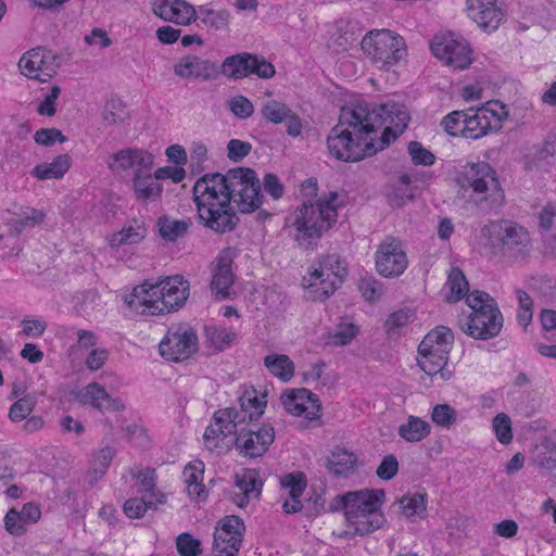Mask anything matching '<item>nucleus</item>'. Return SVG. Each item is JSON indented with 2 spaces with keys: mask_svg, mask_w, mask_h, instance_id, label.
<instances>
[{
  "mask_svg": "<svg viewBox=\"0 0 556 556\" xmlns=\"http://www.w3.org/2000/svg\"><path fill=\"white\" fill-rule=\"evenodd\" d=\"M409 116L402 105L358 101L343 106L338 124L327 137L331 156L358 162L386 149L407 127Z\"/></svg>",
  "mask_w": 556,
  "mask_h": 556,
  "instance_id": "1",
  "label": "nucleus"
},
{
  "mask_svg": "<svg viewBox=\"0 0 556 556\" xmlns=\"http://www.w3.org/2000/svg\"><path fill=\"white\" fill-rule=\"evenodd\" d=\"M192 193L199 218L207 228L220 233L235 229L239 219L230 205L228 172L203 175L195 181Z\"/></svg>",
  "mask_w": 556,
  "mask_h": 556,
  "instance_id": "2",
  "label": "nucleus"
},
{
  "mask_svg": "<svg viewBox=\"0 0 556 556\" xmlns=\"http://www.w3.org/2000/svg\"><path fill=\"white\" fill-rule=\"evenodd\" d=\"M337 192H329L315 203H303L288 218L287 224L294 229L293 238L303 249L318 243L338 218Z\"/></svg>",
  "mask_w": 556,
  "mask_h": 556,
  "instance_id": "3",
  "label": "nucleus"
},
{
  "mask_svg": "<svg viewBox=\"0 0 556 556\" xmlns=\"http://www.w3.org/2000/svg\"><path fill=\"white\" fill-rule=\"evenodd\" d=\"M462 188H470V200L484 213L497 211L505 204V193L496 170L486 162L469 163L464 167Z\"/></svg>",
  "mask_w": 556,
  "mask_h": 556,
  "instance_id": "4",
  "label": "nucleus"
},
{
  "mask_svg": "<svg viewBox=\"0 0 556 556\" xmlns=\"http://www.w3.org/2000/svg\"><path fill=\"white\" fill-rule=\"evenodd\" d=\"M471 314L460 321L462 330L471 338L488 340L503 328V315L493 298L483 291H472L466 298Z\"/></svg>",
  "mask_w": 556,
  "mask_h": 556,
  "instance_id": "5",
  "label": "nucleus"
},
{
  "mask_svg": "<svg viewBox=\"0 0 556 556\" xmlns=\"http://www.w3.org/2000/svg\"><path fill=\"white\" fill-rule=\"evenodd\" d=\"M348 526L354 534L366 535L382 527L386 521L380 507L386 493L382 489L350 491Z\"/></svg>",
  "mask_w": 556,
  "mask_h": 556,
  "instance_id": "6",
  "label": "nucleus"
},
{
  "mask_svg": "<svg viewBox=\"0 0 556 556\" xmlns=\"http://www.w3.org/2000/svg\"><path fill=\"white\" fill-rule=\"evenodd\" d=\"M493 253L503 254L514 258H525L531 251V239L528 230L521 225L507 220H492L481 229Z\"/></svg>",
  "mask_w": 556,
  "mask_h": 556,
  "instance_id": "7",
  "label": "nucleus"
},
{
  "mask_svg": "<svg viewBox=\"0 0 556 556\" xmlns=\"http://www.w3.org/2000/svg\"><path fill=\"white\" fill-rule=\"evenodd\" d=\"M141 293L148 296L141 299V305L144 306L142 313L148 311L150 315H159L180 308L188 299L189 285L180 276L155 282L144 280L141 282Z\"/></svg>",
  "mask_w": 556,
  "mask_h": 556,
  "instance_id": "8",
  "label": "nucleus"
},
{
  "mask_svg": "<svg viewBox=\"0 0 556 556\" xmlns=\"http://www.w3.org/2000/svg\"><path fill=\"white\" fill-rule=\"evenodd\" d=\"M346 276L345 262L337 254H328L313 264L303 283L312 300L324 301L342 285Z\"/></svg>",
  "mask_w": 556,
  "mask_h": 556,
  "instance_id": "9",
  "label": "nucleus"
},
{
  "mask_svg": "<svg viewBox=\"0 0 556 556\" xmlns=\"http://www.w3.org/2000/svg\"><path fill=\"white\" fill-rule=\"evenodd\" d=\"M361 46L365 55L379 68L393 66L406 55L404 39L389 29L369 30Z\"/></svg>",
  "mask_w": 556,
  "mask_h": 556,
  "instance_id": "10",
  "label": "nucleus"
},
{
  "mask_svg": "<svg viewBox=\"0 0 556 556\" xmlns=\"http://www.w3.org/2000/svg\"><path fill=\"white\" fill-rule=\"evenodd\" d=\"M466 114L463 137L473 140L501 130L503 121L508 116L506 106L500 101H489L480 106L466 109Z\"/></svg>",
  "mask_w": 556,
  "mask_h": 556,
  "instance_id": "11",
  "label": "nucleus"
},
{
  "mask_svg": "<svg viewBox=\"0 0 556 556\" xmlns=\"http://www.w3.org/2000/svg\"><path fill=\"white\" fill-rule=\"evenodd\" d=\"M231 201L243 214L255 212L263 200L261 182L255 170L238 167L228 170Z\"/></svg>",
  "mask_w": 556,
  "mask_h": 556,
  "instance_id": "12",
  "label": "nucleus"
},
{
  "mask_svg": "<svg viewBox=\"0 0 556 556\" xmlns=\"http://www.w3.org/2000/svg\"><path fill=\"white\" fill-rule=\"evenodd\" d=\"M159 349L166 361L181 363L199 351L198 333L189 324H174L167 329Z\"/></svg>",
  "mask_w": 556,
  "mask_h": 556,
  "instance_id": "13",
  "label": "nucleus"
},
{
  "mask_svg": "<svg viewBox=\"0 0 556 556\" xmlns=\"http://www.w3.org/2000/svg\"><path fill=\"white\" fill-rule=\"evenodd\" d=\"M219 68V74L232 79H241L252 74L260 78H270L275 75V67L264 56L248 52L227 56Z\"/></svg>",
  "mask_w": 556,
  "mask_h": 556,
  "instance_id": "14",
  "label": "nucleus"
},
{
  "mask_svg": "<svg viewBox=\"0 0 556 556\" xmlns=\"http://www.w3.org/2000/svg\"><path fill=\"white\" fill-rule=\"evenodd\" d=\"M430 48L437 59L454 68L464 70L472 62L468 42L454 33L435 35Z\"/></svg>",
  "mask_w": 556,
  "mask_h": 556,
  "instance_id": "15",
  "label": "nucleus"
},
{
  "mask_svg": "<svg viewBox=\"0 0 556 556\" xmlns=\"http://www.w3.org/2000/svg\"><path fill=\"white\" fill-rule=\"evenodd\" d=\"M245 422V413H238L236 407L218 409L213 421L206 427L203 439L211 452H222L223 441L230 434H238V427Z\"/></svg>",
  "mask_w": 556,
  "mask_h": 556,
  "instance_id": "16",
  "label": "nucleus"
},
{
  "mask_svg": "<svg viewBox=\"0 0 556 556\" xmlns=\"http://www.w3.org/2000/svg\"><path fill=\"white\" fill-rule=\"evenodd\" d=\"M61 65V56L52 50L37 47L23 54L18 67L22 73L31 79L48 81Z\"/></svg>",
  "mask_w": 556,
  "mask_h": 556,
  "instance_id": "17",
  "label": "nucleus"
},
{
  "mask_svg": "<svg viewBox=\"0 0 556 556\" xmlns=\"http://www.w3.org/2000/svg\"><path fill=\"white\" fill-rule=\"evenodd\" d=\"M214 532V556H238L245 526L237 516H227L219 521Z\"/></svg>",
  "mask_w": 556,
  "mask_h": 556,
  "instance_id": "18",
  "label": "nucleus"
},
{
  "mask_svg": "<svg viewBox=\"0 0 556 556\" xmlns=\"http://www.w3.org/2000/svg\"><path fill=\"white\" fill-rule=\"evenodd\" d=\"M377 271L387 278L399 277L407 268V256L402 242L394 238H386L375 254Z\"/></svg>",
  "mask_w": 556,
  "mask_h": 556,
  "instance_id": "19",
  "label": "nucleus"
},
{
  "mask_svg": "<svg viewBox=\"0 0 556 556\" xmlns=\"http://www.w3.org/2000/svg\"><path fill=\"white\" fill-rule=\"evenodd\" d=\"M275 439V430L270 425H264L256 429V426L248 430L240 429L236 437V447L245 457L263 456Z\"/></svg>",
  "mask_w": 556,
  "mask_h": 556,
  "instance_id": "20",
  "label": "nucleus"
},
{
  "mask_svg": "<svg viewBox=\"0 0 556 556\" xmlns=\"http://www.w3.org/2000/svg\"><path fill=\"white\" fill-rule=\"evenodd\" d=\"M235 250L224 249L212 263L211 290L218 300H226L230 295L235 276L231 269Z\"/></svg>",
  "mask_w": 556,
  "mask_h": 556,
  "instance_id": "21",
  "label": "nucleus"
},
{
  "mask_svg": "<svg viewBox=\"0 0 556 556\" xmlns=\"http://www.w3.org/2000/svg\"><path fill=\"white\" fill-rule=\"evenodd\" d=\"M498 0H466V10L468 17L472 20L479 28L491 33L498 28L505 20V13L497 5Z\"/></svg>",
  "mask_w": 556,
  "mask_h": 556,
  "instance_id": "22",
  "label": "nucleus"
},
{
  "mask_svg": "<svg viewBox=\"0 0 556 556\" xmlns=\"http://www.w3.org/2000/svg\"><path fill=\"white\" fill-rule=\"evenodd\" d=\"M174 73L184 79L208 81L218 78L219 68L211 60L202 59L195 54H188L174 65Z\"/></svg>",
  "mask_w": 556,
  "mask_h": 556,
  "instance_id": "23",
  "label": "nucleus"
},
{
  "mask_svg": "<svg viewBox=\"0 0 556 556\" xmlns=\"http://www.w3.org/2000/svg\"><path fill=\"white\" fill-rule=\"evenodd\" d=\"M285 409L294 416H304L309 420L318 419L321 405L316 394L307 389H296L281 395Z\"/></svg>",
  "mask_w": 556,
  "mask_h": 556,
  "instance_id": "24",
  "label": "nucleus"
},
{
  "mask_svg": "<svg viewBox=\"0 0 556 556\" xmlns=\"http://www.w3.org/2000/svg\"><path fill=\"white\" fill-rule=\"evenodd\" d=\"M153 12L160 18L177 25H190L197 21V10L185 0H154Z\"/></svg>",
  "mask_w": 556,
  "mask_h": 556,
  "instance_id": "25",
  "label": "nucleus"
},
{
  "mask_svg": "<svg viewBox=\"0 0 556 556\" xmlns=\"http://www.w3.org/2000/svg\"><path fill=\"white\" fill-rule=\"evenodd\" d=\"M109 168L122 179L134 182V191L139 195V152L136 149H123L113 154L108 162Z\"/></svg>",
  "mask_w": 556,
  "mask_h": 556,
  "instance_id": "26",
  "label": "nucleus"
},
{
  "mask_svg": "<svg viewBox=\"0 0 556 556\" xmlns=\"http://www.w3.org/2000/svg\"><path fill=\"white\" fill-rule=\"evenodd\" d=\"M78 399L84 405H90L101 412H118L124 407L119 399H113L106 390L97 382H91L80 390Z\"/></svg>",
  "mask_w": 556,
  "mask_h": 556,
  "instance_id": "27",
  "label": "nucleus"
},
{
  "mask_svg": "<svg viewBox=\"0 0 556 556\" xmlns=\"http://www.w3.org/2000/svg\"><path fill=\"white\" fill-rule=\"evenodd\" d=\"M166 501V494L156 489L155 469L148 467L141 470V518L149 510H157Z\"/></svg>",
  "mask_w": 556,
  "mask_h": 556,
  "instance_id": "28",
  "label": "nucleus"
},
{
  "mask_svg": "<svg viewBox=\"0 0 556 556\" xmlns=\"http://www.w3.org/2000/svg\"><path fill=\"white\" fill-rule=\"evenodd\" d=\"M418 353L420 355L418 364L427 375H439L443 380L451 378L452 372L445 369L448 361V350L428 349V351H418Z\"/></svg>",
  "mask_w": 556,
  "mask_h": 556,
  "instance_id": "29",
  "label": "nucleus"
},
{
  "mask_svg": "<svg viewBox=\"0 0 556 556\" xmlns=\"http://www.w3.org/2000/svg\"><path fill=\"white\" fill-rule=\"evenodd\" d=\"M415 189L408 174L402 173L393 177L387 189L388 203L392 207L403 206L415 197Z\"/></svg>",
  "mask_w": 556,
  "mask_h": 556,
  "instance_id": "30",
  "label": "nucleus"
},
{
  "mask_svg": "<svg viewBox=\"0 0 556 556\" xmlns=\"http://www.w3.org/2000/svg\"><path fill=\"white\" fill-rule=\"evenodd\" d=\"M45 219L46 213L42 210H37L29 206L22 207L17 216L10 219L8 224L10 233L13 236H18L24 231L42 225Z\"/></svg>",
  "mask_w": 556,
  "mask_h": 556,
  "instance_id": "31",
  "label": "nucleus"
},
{
  "mask_svg": "<svg viewBox=\"0 0 556 556\" xmlns=\"http://www.w3.org/2000/svg\"><path fill=\"white\" fill-rule=\"evenodd\" d=\"M71 167V159L67 154H61L53 159L51 163H41L36 165L31 175L39 180L60 179Z\"/></svg>",
  "mask_w": 556,
  "mask_h": 556,
  "instance_id": "32",
  "label": "nucleus"
},
{
  "mask_svg": "<svg viewBox=\"0 0 556 556\" xmlns=\"http://www.w3.org/2000/svg\"><path fill=\"white\" fill-rule=\"evenodd\" d=\"M356 456L346 450H336L326 460V466L336 476H346L354 470Z\"/></svg>",
  "mask_w": 556,
  "mask_h": 556,
  "instance_id": "33",
  "label": "nucleus"
},
{
  "mask_svg": "<svg viewBox=\"0 0 556 556\" xmlns=\"http://www.w3.org/2000/svg\"><path fill=\"white\" fill-rule=\"evenodd\" d=\"M454 341V334L447 327L440 326L431 330L422 339L418 346V351H428V349L448 350Z\"/></svg>",
  "mask_w": 556,
  "mask_h": 556,
  "instance_id": "34",
  "label": "nucleus"
},
{
  "mask_svg": "<svg viewBox=\"0 0 556 556\" xmlns=\"http://www.w3.org/2000/svg\"><path fill=\"white\" fill-rule=\"evenodd\" d=\"M264 365L270 374L285 382L289 381L294 375V364L289 356L285 354L267 355L264 358Z\"/></svg>",
  "mask_w": 556,
  "mask_h": 556,
  "instance_id": "35",
  "label": "nucleus"
},
{
  "mask_svg": "<svg viewBox=\"0 0 556 556\" xmlns=\"http://www.w3.org/2000/svg\"><path fill=\"white\" fill-rule=\"evenodd\" d=\"M399 435L407 442H419L430 433V425L416 416H409L407 421L399 427Z\"/></svg>",
  "mask_w": 556,
  "mask_h": 556,
  "instance_id": "36",
  "label": "nucleus"
},
{
  "mask_svg": "<svg viewBox=\"0 0 556 556\" xmlns=\"http://www.w3.org/2000/svg\"><path fill=\"white\" fill-rule=\"evenodd\" d=\"M191 224L190 219L178 220L163 216L157 219L159 233L167 241H176L187 233Z\"/></svg>",
  "mask_w": 556,
  "mask_h": 556,
  "instance_id": "37",
  "label": "nucleus"
},
{
  "mask_svg": "<svg viewBox=\"0 0 556 556\" xmlns=\"http://www.w3.org/2000/svg\"><path fill=\"white\" fill-rule=\"evenodd\" d=\"M197 20L204 26L213 30H225L229 24V13L225 10H213L206 7H200L197 10Z\"/></svg>",
  "mask_w": 556,
  "mask_h": 556,
  "instance_id": "38",
  "label": "nucleus"
},
{
  "mask_svg": "<svg viewBox=\"0 0 556 556\" xmlns=\"http://www.w3.org/2000/svg\"><path fill=\"white\" fill-rule=\"evenodd\" d=\"M265 406L266 402L258 399L256 390L245 391L240 397L238 413H245V420L253 421L263 415Z\"/></svg>",
  "mask_w": 556,
  "mask_h": 556,
  "instance_id": "39",
  "label": "nucleus"
},
{
  "mask_svg": "<svg viewBox=\"0 0 556 556\" xmlns=\"http://www.w3.org/2000/svg\"><path fill=\"white\" fill-rule=\"evenodd\" d=\"M446 285L451 291L448 301L457 302L465 295L468 296L469 285L464 273L459 268L454 267L451 269Z\"/></svg>",
  "mask_w": 556,
  "mask_h": 556,
  "instance_id": "40",
  "label": "nucleus"
},
{
  "mask_svg": "<svg viewBox=\"0 0 556 556\" xmlns=\"http://www.w3.org/2000/svg\"><path fill=\"white\" fill-rule=\"evenodd\" d=\"M204 334L206 341L217 351L225 350L235 339V332L217 326H205Z\"/></svg>",
  "mask_w": 556,
  "mask_h": 556,
  "instance_id": "41",
  "label": "nucleus"
},
{
  "mask_svg": "<svg viewBox=\"0 0 556 556\" xmlns=\"http://www.w3.org/2000/svg\"><path fill=\"white\" fill-rule=\"evenodd\" d=\"M115 456V450L113 447L106 446L99 451L97 456L93 459L90 475L92 477V482H97L102 479L106 473L112 459Z\"/></svg>",
  "mask_w": 556,
  "mask_h": 556,
  "instance_id": "42",
  "label": "nucleus"
},
{
  "mask_svg": "<svg viewBox=\"0 0 556 556\" xmlns=\"http://www.w3.org/2000/svg\"><path fill=\"white\" fill-rule=\"evenodd\" d=\"M290 112V108L277 100L267 101L261 109L262 116L273 124H280L286 121Z\"/></svg>",
  "mask_w": 556,
  "mask_h": 556,
  "instance_id": "43",
  "label": "nucleus"
},
{
  "mask_svg": "<svg viewBox=\"0 0 556 556\" xmlns=\"http://www.w3.org/2000/svg\"><path fill=\"white\" fill-rule=\"evenodd\" d=\"M236 486L239 491L252 494L258 497L262 489V481L258 479L256 471L248 469L242 473L236 475Z\"/></svg>",
  "mask_w": 556,
  "mask_h": 556,
  "instance_id": "44",
  "label": "nucleus"
},
{
  "mask_svg": "<svg viewBox=\"0 0 556 556\" xmlns=\"http://www.w3.org/2000/svg\"><path fill=\"white\" fill-rule=\"evenodd\" d=\"M466 110L453 111L441 122V126L450 136H462L466 124Z\"/></svg>",
  "mask_w": 556,
  "mask_h": 556,
  "instance_id": "45",
  "label": "nucleus"
},
{
  "mask_svg": "<svg viewBox=\"0 0 556 556\" xmlns=\"http://www.w3.org/2000/svg\"><path fill=\"white\" fill-rule=\"evenodd\" d=\"M400 506L407 518L420 516L426 511L425 497L420 493L403 496L400 501Z\"/></svg>",
  "mask_w": 556,
  "mask_h": 556,
  "instance_id": "46",
  "label": "nucleus"
},
{
  "mask_svg": "<svg viewBox=\"0 0 556 556\" xmlns=\"http://www.w3.org/2000/svg\"><path fill=\"white\" fill-rule=\"evenodd\" d=\"M492 428L497 440L502 444H508L513 440L511 421L507 414H497L492 421Z\"/></svg>",
  "mask_w": 556,
  "mask_h": 556,
  "instance_id": "47",
  "label": "nucleus"
},
{
  "mask_svg": "<svg viewBox=\"0 0 556 556\" xmlns=\"http://www.w3.org/2000/svg\"><path fill=\"white\" fill-rule=\"evenodd\" d=\"M176 548L180 556H199L202 553L200 540L188 532L176 538Z\"/></svg>",
  "mask_w": 556,
  "mask_h": 556,
  "instance_id": "48",
  "label": "nucleus"
},
{
  "mask_svg": "<svg viewBox=\"0 0 556 556\" xmlns=\"http://www.w3.org/2000/svg\"><path fill=\"white\" fill-rule=\"evenodd\" d=\"M36 400L31 395H25L12 404L9 410V418L18 422L25 419L34 409Z\"/></svg>",
  "mask_w": 556,
  "mask_h": 556,
  "instance_id": "49",
  "label": "nucleus"
},
{
  "mask_svg": "<svg viewBox=\"0 0 556 556\" xmlns=\"http://www.w3.org/2000/svg\"><path fill=\"white\" fill-rule=\"evenodd\" d=\"M431 420L442 428H450L456 421V410L448 404H437L432 408Z\"/></svg>",
  "mask_w": 556,
  "mask_h": 556,
  "instance_id": "50",
  "label": "nucleus"
},
{
  "mask_svg": "<svg viewBox=\"0 0 556 556\" xmlns=\"http://www.w3.org/2000/svg\"><path fill=\"white\" fill-rule=\"evenodd\" d=\"M231 113L241 119L250 117L254 112L253 103L244 96L232 97L228 102Z\"/></svg>",
  "mask_w": 556,
  "mask_h": 556,
  "instance_id": "51",
  "label": "nucleus"
},
{
  "mask_svg": "<svg viewBox=\"0 0 556 556\" xmlns=\"http://www.w3.org/2000/svg\"><path fill=\"white\" fill-rule=\"evenodd\" d=\"M408 153L416 165L430 166L434 163L435 156L432 152L422 147L418 141H412L408 144Z\"/></svg>",
  "mask_w": 556,
  "mask_h": 556,
  "instance_id": "52",
  "label": "nucleus"
},
{
  "mask_svg": "<svg viewBox=\"0 0 556 556\" xmlns=\"http://www.w3.org/2000/svg\"><path fill=\"white\" fill-rule=\"evenodd\" d=\"M410 313L407 309H400L391 313L386 323L384 328L390 338L397 333V330L406 326L410 319Z\"/></svg>",
  "mask_w": 556,
  "mask_h": 556,
  "instance_id": "53",
  "label": "nucleus"
},
{
  "mask_svg": "<svg viewBox=\"0 0 556 556\" xmlns=\"http://www.w3.org/2000/svg\"><path fill=\"white\" fill-rule=\"evenodd\" d=\"M517 296L519 301L517 319L519 325L527 326L532 320L533 301L531 296L522 290H517Z\"/></svg>",
  "mask_w": 556,
  "mask_h": 556,
  "instance_id": "54",
  "label": "nucleus"
},
{
  "mask_svg": "<svg viewBox=\"0 0 556 556\" xmlns=\"http://www.w3.org/2000/svg\"><path fill=\"white\" fill-rule=\"evenodd\" d=\"M162 192L163 186L154 176H141V201H155L161 197Z\"/></svg>",
  "mask_w": 556,
  "mask_h": 556,
  "instance_id": "55",
  "label": "nucleus"
},
{
  "mask_svg": "<svg viewBox=\"0 0 556 556\" xmlns=\"http://www.w3.org/2000/svg\"><path fill=\"white\" fill-rule=\"evenodd\" d=\"M282 486L289 489L290 497H300L306 486V480L302 472H293L283 477Z\"/></svg>",
  "mask_w": 556,
  "mask_h": 556,
  "instance_id": "56",
  "label": "nucleus"
},
{
  "mask_svg": "<svg viewBox=\"0 0 556 556\" xmlns=\"http://www.w3.org/2000/svg\"><path fill=\"white\" fill-rule=\"evenodd\" d=\"M359 290L366 301H375L382 295L383 289L381 282L374 277H364L359 282Z\"/></svg>",
  "mask_w": 556,
  "mask_h": 556,
  "instance_id": "57",
  "label": "nucleus"
},
{
  "mask_svg": "<svg viewBox=\"0 0 556 556\" xmlns=\"http://www.w3.org/2000/svg\"><path fill=\"white\" fill-rule=\"evenodd\" d=\"M252 150V144L248 141L231 139L227 144V156L233 162L243 160Z\"/></svg>",
  "mask_w": 556,
  "mask_h": 556,
  "instance_id": "58",
  "label": "nucleus"
},
{
  "mask_svg": "<svg viewBox=\"0 0 556 556\" xmlns=\"http://www.w3.org/2000/svg\"><path fill=\"white\" fill-rule=\"evenodd\" d=\"M61 93V88L59 86H53L50 92L45 97V99L39 103L37 108V113L43 116H53L56 112V100L59 99Z\"/></svg>",
  "mask_w": 556,
  "mask_h": 556,
  "instance_id": "59",
  "label": "nucleus"
},
{
  "mask_svg": "<svg viewBox=\"0 0 556 556\" xmlns=\"http://www.w3.org/2000/svg\"><path fill=\"white\" fill-rule=\"evenodd\" d=\"M4 525L7 531L12 535H21L26 531V522L21 517V514L11 509L7 513L4 517Z\"/></svg>",
  "mask_w": 556,
  "mask_h": 556,
  "instance_id": "60",
  "label": "nucleus"
},
{
  "mask_svg": "<svg viewBox=\"0 0 556 556\" xmlns=\"http://www.w3.org/2000/svg\"><path fill=\"white\" fill-rule=\"evenodd\" d=\"M34 139L41 146H52L55 141L64 142L66 138L62 131L55 128H41L36 131Z\"/></svg>",
  "mask_w": 556,
  "mask_h": 556,
  "instance_id": "61",
  "label": "nucleus"
},
{
  "mask_svg": "<svg viewBox=\"0 0 556 556\" xmlns=\"http://www.w3.org/2000/svg\"><path fill=\"white\" fill-rule=\"evenodd\" d=\"M399 471V462L392 454L387 455L378 466L376 473L382 480L392 479Z\"/></svg>",
  "mask_w": 556,
  "mask_h": 556,
  "instance_id": "62",
  "label": "nucleus"
},
{
  "mask_svg": "<svg viewBox=\"0 0 556 556\" xmlns=\"http://www.w3.org/2000/svg\"><path fill=\"white\" fill-rule=\"evenodd\" d=\"M156 180L172 179L173 182L179 184L186 177V170L181 166H163L154 172Z\"/></svg>",
  "mask_w": 556,
  "mask_h": 556,
  "instance_id": "63",
  "label": "nucleus"
},
{
  "mask_svg": "<svg viewBox=\"0 0 556 556\" xmlns=\"http://www.w3.org/2000/svg\"><path fill=\"white\" fill-rule=\"evenodd\" d=\"M263 186L265 192H267L275 200L280 199L283 195L285 187L281 184L277 175L268 173L263 178Z\"/></svg>",
  "mask_w": 556,
  "mask_h": 556,
  "instance_id": "64",
  "label": "nucleus"
}]
</instances>
